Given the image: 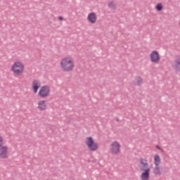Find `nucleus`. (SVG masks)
Wrapping results in <instances>:
<instances>
[{
  "instance_id": "15",
  "label": "nucleus",
  "mask_w": 180,
  "mask_h": 180,
  "mask_svg": "<svg viewBox=\"0 0 180 180\" xmlns=\"http://www.w3.org/2000/svg\"><path fill=\"white\" fill-rule=\"evenodd\" d=\"M134 84L137 86H140L143 84V79L140 77H136L134 80Z\"/></svg>"
},
{
  "instance_id": "11",
  "label": "nucleus",
  "mask_w": 180,
  "mask_h": 180,
  "mask_svg": "<svg viewBox=\"0 0 180 180\" xmlns=\"http://www.w3.org/2000/svg\"><path fill=\"white\" fill-rule=\"evenodd\" d=\"M48 106L49 103L44 100H40L37 103V108L39 110H46Z\"/></svg>"
},
{
  "instance_id": "14",
  "label": "nucleus",
  "mask_w": 180,
  "mask_h": 180,
  "mask_svg": "<svg viewBox=\"0 0 180 180\" xmlns=\"http://www.w3.org/2000/svg\"><path fill=\"white\" fill-rule=\"evenodd\" d=\"M173 68L174 70H175L176 71L179 72L180 71V58H177L175 61H174V64L173 65Z\"/></svg>"
},
{
  "instance_id": "4",
  "label": "nucleus",
  "mask_w": 180,
  "mask_h": 180,
  "mask_svg": "<svg viewBox=\"0 0 180 180\" xmlns=\"http://www.w3.org/2000/svg\"><path fill=\"white\" fill-rule=\"evenodd\" d=\"M84 143L86 147L89 151H96L99 148V145L95 141V139L92 136H87L84 139Z\"/></svg>"
},
{
  "instance_id": "2",
  "label": "nucleus",
  "mask_w": 180,
  "mask_h": 180,
  "mask_svg": "<svg viewBox=\"0 0 180 180\" xmlns=\"http://www.w3.org/2000/svg\"><path fill=\"white\" fill-rule=\"evenodd\" d=\"M60 67L65 72H71L75 68L74 58L71 56L63 58L60 61Z\"/></svg>"
},
{
  "instance_id": "1",
  "label": "nucleus",
  "mask_w": 180,
  "mask_h": 180,
  "mask_svg": "<svg viewBox=\"0 0 180 180\" xmlns=\"http://www.w3.org/2000/svg\"><path fill=\"white\" fill-rule=\"evenodd\" d=\"M138 167L141 172L140 178L141 180H150V171L148 167V160L146 158H141L138 164Z\"/></svg>"
},
{
  "instance_id": "6",
  "label": "nucleus",
  "mask_w": 180,
  "mask_h": 180,
  "mask_svg": "<svg viewBox=\"0 0 180 180\" xmlns=\"http://www.w3.org/2000/svg\"><path fill=\"white\" fill-rule=\"evenodd\" d=\"M120 143L118 141H113L110 143V151L113 155H117L120 153Z\"/></svg>"
},
{
  "instance_id": "13",
  "label": "nucleus",
  "mask_w": 180,
  "mask_h": 180,
  "mask_svg": "<svg viewBox=\"0 0 180 180\" xmlns=\"http://www.w3.org/2000/svg\"><path fill=\"white\" fill-rule=\"evenodd\" d=\"M108 6L112 11H115L117 8V4H116V1H111L108 2Z\"/></svg>"
},
{
  "instance_id": "12",
  "label": "nucleus",
  "mask_w": 180,
  "mask_h": 180,
  "mask_svg": "<svg viewBox=\"0 0 180 180\" xmlns=\"http://www.w3.org/2000/svg\"><path fill=\"white\" fill-rule=\"evenodd\" d=\"M32 86L34 94H37L39 91V88H40V82L37 80H34L32 82Z\"/></svg>"
},
{
  "instance_id": "17",
  "label": "nucleus",
  "mask_w": 180,
  "mask_h": 180,
  "mask_svg": "<svg viewBox=\"0 0 180 180\" xmlns=\"http://www.w3.org/2000/svg\"><path fill=\"white\" fill-rule=\"evenodd\" d=\"M4 146V136L0 135V147H2Z\"/></svg>"
},
{
  "instance_id": "9",
  "label": "nucleus",
  "mask_w": 180,
  "mask_h": 180,
  "mask_svg": "<svg viewBox=\"0 0 180 180\" xmlns=\"http://www.w3.org/2000/svg\"><path fill=\"white\" fill-rule=\"evenodd\" d=\"M160 60H161L160 53H158L157 51H153L150 53V61L155 64H157L160 63Z\"/></svg>"
},
{
  "instance_id": "16",
  "label": "nucleus",
  "mask_w": 180,
  "mask_h": 180,
  "mask_svg": "<svg viewBox=\"0 0 180 180\" xmlns=\"http://www.w3.org/2000/svg\"><path fill=\"white\" fill-rule=\"evenodd\" d=\"M156 9L159 11H162V4L161 3L158 4L156 6Z\"/></svg>"
},
{
  "instance_id": "8",
  "label": "nucleus",
  "mask_w": 180,
  "mask_h": 180,
  "mask_svg": "<svg viewBox=\"0 0 180 180\" xmlns=\"http://www.w3.org/2000/svg\"><path fill=\"white\" fill-rule=\"evenodd\" d=\"M9 147L8 146H2L0 147V158L5 160L9 157Z\"/></svg>"
},
{
  "instance_id": "5",
  "label": "nucleus",
  "mask_w": 180,
  "mask_h": 180,
  "mask_svg": "<svg viewBox=\"0 0 180 180\" xmlns=\"http://www.w3.org/2000/svg\"><path fill=\"white\" fill-rule=\"evenodd\" d=\"M11 71L15 75H22L25 72V65L20 61H15L11 66Z\"/></svg>"
},
{
  "instance_id": "3",
  "label": "nucleus",
  "mask_w": 180,
  "mask_h": 180,
  "mask_svg": "<svg viewBox=\"0 0 180 180\" xmlns=\"http://www.w3.org/2000/svg\"><path fill=\"white\" fill-rule=\"evenodd\" d=\"M161 156L158 154H155L153 156V165H151L152 172L154 175H161L162 174V167H161Z\"/></svg>"
},
{
  "instance_id": "7",
  "label": "nucleus",
  "mask_w": 180,
  "mask_h": 180,
  "mask_svg": "<svg viewBox=\"0 0 180 180\" xmlns=\"http://www.w3.org/2000/svg\"><path fill=\"white\" fill-rule=\"evenodd\" d=\"M38 95L40 98H48L50 96V87L43 86L39 91Z\"/></svg>"
},
{
  "instance_id": "18",
  "label": "nucleus",
  "mask_w": 180,
  "mask_h": 180,
  "mask_svg": "<svg viewBox=\"0 0 180 180\" xmlns=\"http://www.w3.org/2000/svg\"><path fill=\"white\" fill-rule=\"evenodd\" d=\"M156 148H158V150H161V148L159 146H156Z\"/></svg>"
},
{
  "instance_id": "19",
  "label": "nucleus",
  "mask_w": 180,
  "mask_h": 180,
  "mask_svg": "<svg viewBox=\"0 0 180 180\" xmlns=\"http://www.w3.org/2000/svg\"><path fill=\"white\" fill-rule=\"evenodd\" d=\"M58 19H59V20H63V17L62 16H60L59 18H58Z\"/></svg>"
},
{
  "instance_id": "10",
  "label": "nucleus",
  "mask_w": 180,
  "mask_h": 180,
  "mask_svg": "<svg viewBox=\"0 0 180 180\" xmlns=\"http://www.w3.org/2000/svg\"><path fill=\"white\" fill-rule=\"evenodd\" d=\"M87 20L89 23H91V25H95L96 23V21L98 20V17L96 16V13H89L87 15Z\"/></svg>"
}]
</instances>
